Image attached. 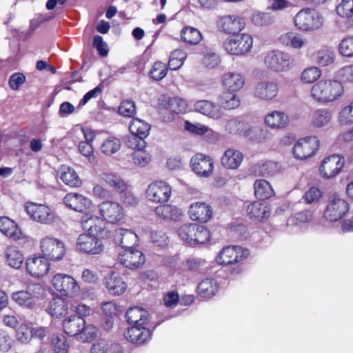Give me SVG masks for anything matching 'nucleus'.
<instances>
[{"mask_svg":"<svg viewBox=\"0 0 353 353\" xmlns=\"http://www.w3.org/2000/svg\"><path fill=\"white\" fill-rule=\"evenodd\" d=\"M344 94L341 81L333 79H321L311 87L310 94L318 103L327 105L339 100Z\"/></svg>","mask_w":353,"mask_h":353,"instance_id":"nucleus-1","label":"nucleus"},{"mask_svg":"<svg viewBox=\"0 0 353 353\" xmlns=\"http://www.w3.org/2000/svg\"><path fill=\"white\" fill-rule=\"evenodd\" d=\"M293 23L299 30L309 32L319 30L323 26L324 19L316 10L303 8L294 15Z\"/></svg>","mask_w":353,"mask_h":353,"instance_id":"nucleus-2","label":"nucleus"},{"mask_svg":"<svg viewBox=\"0 0 353 353\" xmlns=\"http://www.w3.org/2000/svg\"><path fill=\"white\" fill-rule=\"evenodd\" d=\"M45 290L39 283H28L26 289L12 293V299L19 306L34 309L44 296Z\"/></svg>","mask_w":353,"mask_h":353,"instance_id":"nucleus-3","label":"nucleus"},{"mask_svg":"<svg viewBox=\"0 0 353 353\" xmlns=\"http://www.w3.org/2000/svg\"><path fill=\"white\" fill-rule=\"evenodd\" d=\"M263 62L269 70L276 73L288 72L292 69L294 64V59L290 54L280 50L267 52Z\"/></svg>","mask_w":353,"mask_h":353,"instance_id":"nucleus-4","label":"nucleus"},{"mask_svg":"<svg viewBox=\"0 0 353 353\" xmlns=\"http://www.w3.org/2000/svg\"><path fill=\"white\" fill-rule=\"evenodd\" d=\"M253 39L249 34H237L226 39L223 43L225 50L235 56L247 55L252 48Z\"/></svg>","mask_w":353,"mask_h":353,"instance_id":"nucleus-5","label":"nucleus"},{"mask_svg":"<svg viewBox=\"0 0 353 353\" xmlns=\"http://www.w3.org/2000/svg\"><path fill=\"white\" fill-rule=\"evenodd\" d=\"M319 147V141L315 136H310L299 139L294 144L292 153L299 160H305L314 156Z\"/></svg>","mask_w":353,"mask_h":353,"instance_id":"nucleus-6","label":"nucleus"},{"mask_svg":"<svg viewBox=\"0 0 353 353\" xmlns=\"http://www.w3.org/2000/svg\"><path fill=\"white\" fill-rule=\"evenodd\" d=\"M52 283L54 289L64 296L72 297L80 292V286L77 281L66 274H55L52 279Z\"/></svg>","mask_w":353,"mask_h":353,"instance_id":"nucleus-7","label":"nucleus"},{"mask_svg":"<svg viewBox=\"0 0 353 353\" xmlns=\"http://www.w3.org/2000/svg\"><path fill=\"white\" fill-rule=\"evenodd\" d=\"M100 215L107 222L121 224L125 222L123 207L117 202L105 201L98 205Z\"/></svg>","mask_w":353,"mask_h":353,"instance_id":"nucleus-8","label":"nucleus"},{"mask_svg":"<svg viewBox=\"0 0 353 353\" xmlns=\"http://www.w3.org/2000/svg\"><path fill=\"white\" fill-rule=\"evenodd\" d=\"M40 248L43 256L52 261L61 260L65 253L64 243L50 236H46L41 240Z\"/></svg>","mask_w":353,"mask_h":353,"instance_id":"nucleus-9","label":"nucleus"},{"mask_svg":"<svg viewBox=\"0 0 353 353\" xmlns=\"http://www.w3.org/2000/svg\"><path fill=\"white\" fill-rule=\"evenodd\" d=\"M172 194V187L165 181H156L151 183L145 191L146 198L155 203H165Z\"/></svg>","mask_w":353,"mask_h":353,"instance_id":"nucleus-10","label":"nucleus"},{"mask_svg":"<svg viewBox=\"0 0 353 353\" xmlns=\"http://www.w3.org/2000/svg\"><path fill=\"white\" fill-rule=\"evenodd\" d=\"M105 220L92 215V212L87 213L81 219L83 229L98 237L106 238L109 236L110 232L106 229Z\"/></svg>","mask_w":353,"mask_h":353,"instance_id":"nucleus-11","label":"nucleus"},{"mask_svg":"<svg viewBox=\"0 0 353 353\" xmlns=\"http://www.w3.org/2000/svg\"><path fill=\"white\" fill-rule=\"evenodd\" d=\"M348 210L349 206L347 201L334 195L330 198L323 216L327 221H336L341 219Z\"/></svg>","mask_w":353,"mask_h":353,"instance_id":"nucleus-12","label":"nucleus"},{"mask_svg":"<svg viewBox=\"0 0 353 353\" xmlns=\"http://www.w3.org/2000/svg\"><path fill=\"white\" fill-rule=\"evenodd\" d=\"M77 248L87 254H97L103 251V245L101 239L87 232L79 236Z\"/></svg>","mask_w":353,"mask_h":353,"instance_id":"nucleus-13","label":"nucleus"},{"mask_svg":"<svg viewBox=\"0 0 353 353\" xmlns=\"http://www.w3.org/2000/svg\"><path fill=\"white\" fill-rule=\"evenodd\" d=\"M344 159L339 155L333 154L325 158L319 167L320 174L325 179L335 177L344 166Z\"/></svg>","mask_w":353,"mask_h":353,"instance_id":"nucleus-14","label":"nucleus"},{"mask_svg":"<svg viewBox=\"0 0 353 353\" xmlns=\"http://www.w3.org/2000/svg\"><path fill=\"white\" fill-rule=\"evenodd\" d=\"M63 201L68 208L84 215L93 212L92 201L81 194L68 193L64 196Z\"/></svg>","mask_w":353,"mask_h":353,"instance_id":"nucleus-15","label":"nucleus"},{"mask_svg":"<svg viewBox=\"0 0 353 353\" xmlns=\"http://www.w3.org/2000/svg\"><path fill=\"white\" fill-rule=\"evenodd\" d=\"M249 254L248 250L244 249L240 246H227L223 248L220 252L217 257V261L221 264H232L246 259Z\"/></svg>","mask_w":353,"mask_h":353,"instance_id":"nucleus-16","label":"nucleus"},{"mask_svg":"<svg viewBox=\"0 0 353 353\" xmlns=\"http://www.w3.org/2000/svg\"><path fill=\"white\" fill-rule=\"evenodd\" d=\"M118 261L124 267L130 270L141 267L145 262V255L136 249H125L119 252Z\"/></svg>","mask_w":353,"mask_h":353,"instance_id":"nucleus-17","label":"nucleus"},{"mask_svg":"<svg viewBox=\"0 0 353 353\" xmlns=\"http://www.w3.org/2000/svg\"><path fill=\"white\" fill-rule=\"evenodd\" d=\"M25 208L30 218L37 222L50 224L54 220V216L51 209L45 205L28 203Z\"/></svg>","mask_w":353,"mask_h":353,"instance_id":"nucleus-18","label":"nucleus"},{"mask_svg":"<svg viewBox=\"0 0 353 353\" xmlns=\"http://www.w3.org/2000/svg\"><path fill=\"white\" fill-rule=\"evenodd\" d=\"M279 94V85L272 81H261L256 83L253 91L255 98L263 101H272Z\"/></svg>","mask_w":353,"mask_h":353,"instance_id":"nucleus-19","label":"nucleus"},{"mask_svg":"<svg viewBox=\"0 0 353 353\" xmlns=\"http://www.w3.org/2000/svg\"><path fill=\"white\" fill-rule=\"evenodd\" d=\"M26 265L28 272L33 277L43 276L50 268V263L43 256L34 255L28 257Z\"/></svg>","mask_w":353,"mask_h":353,"instance_id":"nucleus-20","label":"nucleus"},{"mask_svg":"<svg viewBox=\"0 0 353 353\" xmlns=\"http://www.w3.org/2000/svg\"><path fill=\"white\" fill-rule=\"evenodd\" d=\"M192 170L201 176H209L213 172L214 163L212 159L201 153L195 154L191 159Z\"/></svg>","mask_w":353,"mask_h":353,"instance_id":"nucleus-21","label":"nucleus"},{"mask_svg":"<svg viewBox=\"0 0 353 353\" xmlns=\"http://www.w3.org/2000/svg\"><path fill=\"white\" fill-rule=\"evenodd\" d=\"M244 19L237 15H225L218 21L219 28L228 34L239 32L245 28Z\"/></svg>","mask_w":353,"mask_h":353,"instance_id":"nucleus-22","label":"nucleus"},{"mask_svg":"<svg viewBox=\"0 0 353 353\" xmlns=\"http://www.w3.org/2000/svg\"><path fill=\"white\" fill-rule=\"evenodd\" d=\"M151 336V331L145 327V325H132L124 332V337L128 341L136 343L143 344L148 341Z\"/></svg>","mask_w":353,"mask_h":353,"instance_id":"nucleus-23","label":"nucleus"},{"mask_svg":"<svg viewBox=\"0 0 353 353\" xmlns=\"http://www.w3.org/2000/svg\"><path fill=\"white\" fill-rule=\"evenodd\" d=\"M104 283L108 292L112 295H120L126 290V283L119 273L112 271L104 278Z\"/></svg>","mask_w":353,"mask_h":353,"instance_id":"nucleus-24","label":"nucleus"},{"mask_svg":"<svg viewBox=\"0 0 353 353\" xmlns=\"http://www.w3.org/2000/svg\"><path fill=\"white\" fill-rule=\"evenodd\" d=\"M189 215L194 221L205 223L212 218V209L205 202H196L190 206Z\"/></svg>","mask_w":353,"mask_h":353,"instance_id":"nucleus-25","label":"nucleus"},{"mask_svg":"<svg viewBox=\"0 0 353 353\" xmlns=\"http://www.w3.org/2000/svg\"><path fill=\"white\" fill-rule=\"evenodd\" d=\"M247 212L250 218L257 221H263L269 218L270 208L265 201H254L247 206Z\"/></svg>","mask_w":353,"mask_h":353,"instance_id":"nucleus-26","label":"nucleus"},{"mask_svg":"<svg viewBox=\"0 0 353 353\" xmlns=\"http://www.w3.org/2000/svg\"><path fill=\"white\" fill-rule=\"evenodd\" d=\"M194 108L196 112L214 119H219L223 114L218 104L208 100L196 101Z\"/></svg>","mask_w":353,"mask_h":353,"instance_id":"nucleus-27","label":"nucleus"},{"mask_svg":"<svg viewBox=\"0 0 353 353\" xmlns=\"http://www.w3.org/2000/svg\"><path fill=\"white\" fill-rule=\"evenodd\" d=\"M114 239L123 249H133L138 242L137 235L130 230L119 228L115 231Z\"/></svg>","mask_w":353,"mask_h":353,"instance_id":"nucleus-28","label":"nucleus"},{"mask_svg":"<svg viewBox=\"0 0 353 353\" xmlns=\"http://www.w3.org/2000/svg\"><path fill=\"white\" fill-rule=\"evenodd\" d=\"M265 124L271 129H282L289 123L288 116L282 111L274 110L268 112L264 118Z\"/></svg>","mask_w":353,"mask_h":353,"instance_id":"nucleus-29","label":"nucleus"},{"mask_svg":"<svg viewBox=\"0 0 353 353\" xmlns=\"http://www.w3.org/2000/svg\"><path fill=\"white\" fill-rule=\"evenodd\" d=\"M243 159V154L237 150L228 148L221 157V165L227 168L234 170L238 168Z\"/></svg>","mask_w":353,"mask_h":353,"instance_id":"nucleus-30","label":"nucleus"},{"mask_svg":"<svg viewBox=\"0 0 353 353\" xmlns=\"http://www.w3.org/2000/svg\"><path fill=\"white\" fill-rule=\"evenodd\" d=\"M154 212L158 218L165 221H177L182 216V212L179 208L169 204L157 206Z\"/></svg>","mask_w":353,"mask_h":353,"instance_id":"nucleus-31","label":"nucleus"},{"mask_svg":"<svg viewBox=\"0 0 353 353\" xmlns=\"http://www.w3.org/2000/svg\"><path fill=\"white\" fill-rule=\"evenodd\" d=\"M222 83L228 92L239 91L245 84L243 75L238 72H228L223 74Z\"/></svg>","mask_w":353,"mask_h":353,"instance_id":"nucleus-32","label":"nucleus"},{"mask_svg":"<svg viewBox=\"0 0 353 353\" xmlns=\"http://www.w3.org/2000/svg\"><path fill=\"white\" fill-rule=\"evenodd\" d=\"M125 318L130 324L142 326L148 323L149 314L142 307H132L126 312Z\"/></svg>","mask_w":353,"mask_h":353,"instance_id":"nucleus-33","label":"nucleus"},{"mask_svg":"<svg viewBox=\"0 0 353 353\" xmlns=\"http://www.w3.org/2000/svg\"><path fill=\"white\" fill-rule=\"evenodd\" d=\"M84 319L77 315H72L65 319L63 323V327L65 333L69 336H74L79 335L84 327Z\"/></svg>","mask_w":353,"mask_h":353,"instance_id":"nucleus-34","label":"nucleus"},{"mask_svg":"<svg viewBox=\"0 0 353 353\" xmlns=\"http://www.w3.org/2000/svg\"><path fill=\"white\" fill-rule=\"evenodd\" d=\"M0 231L8 238L17 241L21 239L22 233L14 221L8 217H0Z\"/></svg>","mask_w":353,"mask_h":353,"instance_id":"nucleus-35","label":"nucleus"},{"mask_svg":"<svg viewBox=\"0 0 353 353\" xmlns=\"http://www.w3.org/2000/svg\"><path fill=\"white\" fill-rule=\"evenodd\" d=\"M279 41L283 46L293 49H301L306 43V39L298 33L286 32L279 37Z\"/></svg>","mask_w":353,"mask_h":353,"instance_id":"nucleus-36","label":"nucleus"},{"mask_svg":"<svg viewBox=\"0 0 353 353\" xmlns=\"http://www.w3.org/2000/svg\"><path fill=\"white\" fill-rule=\"evenodd\" d=\"M252 172L256 176H272L279 172V166L274 161L259 162L252 167Z\"/></svg>","mask_w":353,"mask_h":353,"instance_id":"nucleus-37","label":"nucleus"},{"mask_svg":"<svg viewBox=\"0 0 353 353\" xmlns=\"http://www.w3.org/2000/svg\"><path fill=\"white\" fill-rule=\"evenodd\" d=\"M219 106L221 110H234L241 105V98L239 95L232 92H223L219 97Z\"/></svg>","mask_w":353,"mask_h":353,"instance_id":"nucleus-38","label":"nucleus"},{"mask_svg":"<svg viewBox=\"0 0 353 353\" xmlns=\"http://www.w3.org/2000/svg\"><path fill=\"white\" fill-rule=\"evenodd\" d=\"M332 119V112L327 108L316 109L311 116V125L315 128H323L329 124Z\"/></svg>","mask_w":353,"mask_h":353,"instance_id":"nucleus-39","label":"nucleus"},{"mask_svg":"<svg viewBox=\"0 0 353 353\" xmlns=\"http://www.w3.org/2000/svg\"><path fill=\"white\" fill-rule=\"evenodd\" d=\"M6 262L10 268L19 269L24 261L23 254L14 246H10L5 250Z\"/></svg>","mask_w":353,"mask_h":353,"instance_id":"nucleus-40","label":"nucleus"},{"mask_svg":"<svg viewBox=\"0 0 353 353\" xmlns=\"http://www.w3.org/2000/svg\"><path fill=\"white\" fill-rule=\"evenodd\" d=\"M60 179L65 185L72 188L79 187L81 184V181L75 170L65 165L61 168Z\"/></svg>","mask_w":353,"mask_h":353,"instance_id":"nucleus-41","label":"nucleus"},{"mask_svg":"<svg viewBox=\"0 0 353 353\" xmlns=\"http://www.w3.org/2000/svg\"><path fill=\"white\" fill-rule=\"evenodd\" d=\"M255 196L260 200L269 199L274 195L271 184L266 180L257 179L254 183Z\"/></svg>","mask_w":353,"mask_h":353,"instance_id":"nucleus-42","label":"nucleus"},{"mask_svg":"<svg viewBox=\"0 0 353 353\" xmlns=\"http://www.w3.org/2000/svg\"><path fill=\"white\" fill-rule=\"evenodd\" d=\"M68 309V305L65 300L57 296L50 301L48 312L52 316L59 318L66 314Z\"/></svg>","mask_w":353,"mask_h":353,"instance_id":"nucleus-43","label":"nucleus"},{"mask_svg":"<svg viewBox=\"0 0 353 353\" xmlns=\"http://www.w3.org/2000/svg\"><path fill=\"white\" fill-rule=\"evenodd\" d=\"M218 290L216 281L212 278H207L199 283L197 287L199 294L204 298L214 296Z\"/></svg>","mask_w":353,"mask_h":353,"instance_id":"nucleus-44","label":"nucleus"},{"mask_svg":"<svg viewBox=\"0 0 353 353\" xmlns=\"http://www.w3.org/2000/svg\"><path fill=\"white\" fill-rule=\"evenodd\" d=\"M200 261L196 259H188L186 261H181L178 257H173L170 263L171 268L175 271L183 272L187 270H193L198 268Z\"/></svg>","mask_w":353,"mask_h":353,"instance_id":"nucleus-45","label":"nucleus"},{"mask_svg":"<svg viewBox=\"0 0 353 353\" xmlns=\"http://www.w3.org/2000/svg\"><path fill=\"white\" fill-rule=\"evenodd\" d=\"M121 146L120 139L116 137L110 136L106 138L101 144L100 151L105 156H110L117 152Z\"/></svg>","mask_w":353,"mask_h":353,"instance_id":"nucleus-46","label":"nucleus"},{"mask_svg":"<svg viewBox=\"0 0 353 353\" xmlns=\"http://www.w3.org/2000/svg\"><path fill=\"white\" fill-rule=\"evenodd\" d=\"M150 130V125L139 119L134 118L130 123L129 130L131 134H136L140 138H146Z\"/></svg>","mask_w":353,"mask_h":353,"instance_id":"nucleus-47","label":"nucleus"},{"mask_svg":"<svg viewBox=\"0 0 353 353\" xmlns=\"http://www.w3.org/2000/svg\"><path fill=\"white\" fill-rule=\"evenodd\" d=\"M101 179L119 193H123L127 189L125 183L115 174L104 172L101 174Z\"/></svg>","mask_w":353,"mask_h":353,"instance_id":"nucleus-48","label":"nucleus"},{"mask_svg":"<svg viewBox=\"0 0 353 353\" xmlns=\"http://www.w3.org/2000/svg\"><path fill=\"white\" fill-rule=\"evenodd\" d=\"M101 179L119 193H123L127 189L125 183L115 174L104 172L101 174Z\"/></svg>","mask_w":353,"mask_h":353,"instance_id":"nucleus-49","label":"nucleus"},{"mask_svg":"<svg viewBox=\"0 0 353 353\" xmlns=\"http://www.w3.org/2000/svg\"><path fill=\"white\" fill-rule=\"evenodd\" d=\"M243 134L246 137L256 142L264 141L268 137V131L259 126H250L244 130Z\"/></svg>","mask_w":353,"mask_h":353,"instance_id":"nucleus-50","label":"nucleus"},{"mask_svg":"<svg viewBox=\"0 0 353 353\" xmlns=\"http://www.w3.org/2000/svg\"><path fill=\"white\" fill-rule=\"evenodd\" d=\"M182 40L189 44L196 45L202 39L201 32L193 27H185L181 31Z\"/></svg>","mask_w":353,"mask_h":353,"instance_id":"nucleus-51","label":"nucleus"},{"mask_svg":"<svg viewBox=\"0 0 353 353\" xmlns=\"http://www.w3.org/2000/svg\"><path fill=\"white\" fill-rule=\"evenodd\" d=\"M186 58L187 53L183 50L176 49L174 50L170 56L168 68L172 70L179 69Z\"/></svg>","mask_w":353,"mask_h":353,"instance_id":"nucleus-52","label":"nucleus"},{"mask_svg":"<svg viewBox=\"0 0 353 353\" xmlns=\"http://www.w3.org/2000/svg\"><path fill=\"white\" fill-rule=\"evenodd\" d=\"M194 239H192V245L202 244L210 240V234L209 230L203 226L196 223Z\"/></svg>","mask_w":353,"mask_h":353,"instance_id":"nucleus-53","label":"nucleus"},{"mask_svg":"<svg viewBox=\"0 0 353 353\" xmlns=\"http://www.w3.org/2000/svg\"><path fill=\"white\" fill-rule=\"evenodd\" d=\"M167 73V65L161 61H156L153 64L149 74L154 80L160 81L166 76Z\"/></svg>","mask_w":353,"mask_h":353,"instance_id":"nucleus-54","label":"nucleus"},{"mask_svg":"<svg viewBox=\"0 0 353 353\" xmlns=\"http://www.w3.org/2000/svg\"><path fill=\"white\" fill-rule=\"evenodd\" d=\"M196 223L185 224L179 228L178 234L181 240L192 245V239H194Z\"/></svg>","mask_w":353,"mask_h":353,"instance_id":"nucleus-55","label":"nucleus"},{"mask_svg":"<svg viewBox=\"0 0 353 353\" xmlns=\"http://www.w3.org/2000/svg\"><path fill=\"white\" fill-rule=\"evenodd\" d=\"M321 75V72L318 68L310 67L301 72V81L303 83H312L316 81Z\"/></svg>","mask_w":353,"mask_h":353,"instance_id":"nucleus-56","label":"nucleus"},{"mask_svg":"<svg viewBox=\"0 0 353 353\" xmlns=\"http://www.w3.org/2000/svg\"><path fill=\"white\" fill-rule=\"evenodd\" d=\"M133 163L139 166L144 167L151 161V155L143 149L134 150L132 154Z\"/></svg>","mask_w":353,"mask_h":353,"instance_id":"nucleus-57","label":"nucleus"},{"mask_svg":"<svg viewBox=\"0 0 353 353\" xmlns=\"http://www.w3.org/2000/svg\"><path fill=\"white\" fill-rule=\"evenodd\" d=\"M336 11L342 17H350L353 14V0H341Z\"/></svg>","mask_w":353,"mask_h":353,"instance_id":"nucleus-58","label":"nucleus"},{"mask_svg":"<svg viewBox=\"0 0 353 353\" xmlns=\"http://www.w3.org/2000/svg\"><path fill=\"white\" fill-rule=\"evenodd\" d=\"M167 108L172 112L179 114L185 111L187 104L183 99L174 97L169 99Z\"/></svg>","mask_w":353,"mask_h":353,"instance_id":"nucleus-59","label":"nucleus"},{"mask_svg":"<svg viewBox=\"0 0 353 353\" xmlns=\"http://www.w3.org/2000/svg\"><path fill=\"white\" fill-rule=\"evenodd\" d=\"M17 341L21 343H27L32 339V327L27 324H21L16 332Z\"/></svg>","mask_w":353,"mask_h":353,"instance_id":"nucleus-60","label":"nucleus"},{"mask_svg":"<svg viewBox=\"0 0 353 353\" xmlns=\"http://www.w3.org/2000/svg\"><path fill=\"white\" fill-rule=\"evenodd\" d=\"M251 20L255 26H263L270 24L273 21V18L268 13L256 12L252 14Z\"/></svg>","mask_w":353,"mask_h":353,"instance_id":"nucleus-61","label":"nucleus"},{"mask_svg":"<svg viewBox=\"0 0 353 353\" xmlns=\"http://www.w3.org/2000/svg\"><path fill=\"white\" fill-rule=\"evenodd\" d=\"M312 212L310 210H305L295 214L289 219L288 223L299 225L302 223L309 222L312 219Z\"/></svg>","mask_w":353,"mask_h":353,"instance_id":"nucleus-62","label":"nucleus"},{"mask_svg":"<svg viewBox=\"0 0 353 353\" xmlns=\"http://www.w3.org/2000/svg\"><path fill=\"white\" fill-rule=\"evenodd\" d=\"M340 53L347 57H353V37L343 39L339 46Z\"/></svg>","mask_w":353,"mask_h":353,"instance_id":"nucleus-63","label":"nucleus"},{"mask_svg":"<svg viewBox=\"0 0 353 353\" xmlns=\"http://www.w3.org/2000/svg\"><path fill=\"white\" fill-rule=\"evenodd\" d=\"M339 121L341 124L353 123V101L341 110L339 113Z\"/></svg>","mask_w":353,"mask_h":353,"instance_id":"nucleus-64","label":"nucleus"}]
</instances>
